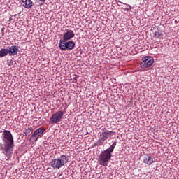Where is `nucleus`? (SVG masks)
<instances>
[{"label": "nucleus", "mask_w": 179, "mask_h": 179, "mask_svg": "<svg viewBox=\"0 0 179 179\" xmlns=\"http://www.w3.org/2000/svg\"><path fill=\"white\" fill-rule=\"evenodd\" d=\"M29 131H31V128H29Z\"/></svg>", "instance_id": "19"}, {"label": "nucleus", "mask_w": 179, "mask_h": 179, "mask_svg": "<svg viewBox=\"0 0 179 179\" xmlns=\"http://www.w3.org/2000/svg\"><path fill=\"white\" fill-rule=\"evenodd\" d=\"M142 62L140 64L141 68H143V69H145V68H149V66H152L154 62L153 57L145 56L142 58Z\"/></svg>", "instance_id": "9"}, {"label": "nucleus", "mask_w": 179, "mask_h": 179, "mask_svg": "<svg viewBox=\"0 0 179 179\" xmlns=\"http://www.w3.org/2000/svg\"><path fill=\"white\" fill-rule=\"evenodd\" d=\"M19 51V48L17 46L13 45L8 49L9 55H16Z\"/></svg>", "instance_id": "12"}, {"label": "nucleus", "mask_w": 179, "mask_h": 179, "mask_svg": "<svg viewBox=\"0 0 179 179\" xmlns=\"http://www.w3.org/2000/svg\"><path fill=\"white\" fill-rule=\"evenodd\" d=\"M113 136V131H110L108 130H106L103 131L100 136L99 139L97 142L94 143V146H101L104 143L105 141H107L108 138H111Z\"/></svg>", "instance_id": "4"}, {"label": "nucleus", "mask_w": 179, "mask_h": 179, "mask_svg": "<svg viewBox=\"0 0 179 179\" xmlns=\"http://www.w3.org/2000/svg\"><path fill=\"white\" fill-rule=\"evenodd\" d=\"M40 1V2H43V3H44V2H45L46 0H38Z\"/></svg>", "instance_id": "17"}, {"label": "nucleus", "mask_w": 179, "mask_h": 179, "mask_svg": "<svg viewBox=\"0 0 179 179\" xmlns=\"http://www.w3.org/2000/svg\"><path fill=\"white\" fill-rule=\"evenodd\" d=\"M9 53L8 49H1L0 50V58H3V57H6Z\"/></svg>", "instance_id": "14"}, {"label": "nucleus", "mask_w": 179, "mask_h": 179, "mask_svg": "<svg viewBox=\"0 0 179 179\" xmlns=\"http://www.w3.org/2000/svg\"><path fill=\"white\" fill-rule=\"evenodd\" d=\"M75 37V33L72 30H67L63 35V41L71 40Z\"/></svg>", "instance_id": "10"}, {"label": "nucleus", "mask_w": 179, "mask_h": 179, "mask_svg": "<svg viewBox=\"0 0 179 179\" xmlns=\"http://www.w3.org/2000/svg\"><path fill=\"white\" fill-rule=\"evenodd\" d=\"M2 150V153L5 155L6 156V160H9L10 157H12V155H13V148H8V144L4 143L2 144L0 143V151Z\"/></svg>", "instance_id": "7"}, {"label": "nucleus", "mask_w": 179, "mask_h": 179, "mask_svg": "<svg viewBox=\"0 0 179 179\" xmlns=\"http://www.w3.org/2000/svg\"><path fill=\"white\" fill-rule=\"evenodd\" d=\"M21 5L26 9H30L33 6V1L31 0H22Z\"/></svg>", "instance_id": "11"}, {"label": "nucleus", "mask_w": 179, "mask_h": 179, "mask_svg": "<svg viewBox=\"0 0 179 179\" xmlns=\"http://www.w3.org/2000/svg\"><path fill=\"white\" fill-rule=\"evenodd\" d=\"M69 162V158L66 157V155H62L59 158H56L50 162V166L54 169L55 170L58 169H61V167H63V166L65 165V164L68 163Z\"/></svg>", "instance_id": "2"}, {"label": "nucleus", "mask_w": 179, "mask_h": 179, "mask_svg": "<svg viewBox=\"0 0 179 179\" xmlns=\"http://www.w3.org/2000/svg\"><path fill=\"white\" fill-rule=\"evenodd\" d=\"M118 2H120V3H121V1H117V3H118Z\"/></svg>", "instance_id": "18"}, {"label": "nucleus", "mask_w": 179, "mask_h": 179, "mask_svg": "<svg viewBox=\"0 0 179 179\" xmlns=\"http://www.w3.org/2000/svg\"><path fill=\"white\" fill-rule=\"evenodd\" d=\"M44 132H45V129L44 127H41L35 130L31 136V141H32V142H37L38 138L44 135Z\"/></svg>", "instance_id": "8"}, {"label": "nucleus", "mask_w": 179, "mask_h": 179, "mask_svg": "<svg viewBox=\"0 0 179 179\" xmlns=\"http://www.w3.org/2000/svg\"><path fill=\"white\" fill-rule=\"evenodd\" d=\"M3 142L7 145L8 148L13 149V136L9 130H4L2 134Z\"/></svg>", "instance_id": "3"}, {"label": "nucleus", "mask_w": 179, "mask_h": 179, "mask_svg": "<svg viewBox=\"0 0 179 179\" xmlns=\"http://www.w3.org/2000/svg\"><path fill=\"white\" fill-rule=\"evenodd\" d=\"M160 36H162V34L159 33V31L155 32L154 37L155 38H160Z\"/></svg>", "instance_id": "15"}, {"label": "nucleus", "mask_w": 179, "mask_h": 179, "mask_svg": "<svg viewBox=\"0 0 179 179\" xmlns=\"http://www.w3.org/2000/svg\"><path fill=\"white\" fill-rule=\"evenodd\" d=\"M59 48L60 50H63L64 51L66 50H73L75 48V42L72 41L66 42V41L61 39L59 41Z\"/></svg>", "instance_id": "6"}, {"label": "nucleus", "mask_w": 179, "mask_h": 179, "mask_svg": "<svg viewBox=\"0 0 179 179\" xmlns=\"http://www.w3.org/2000/svg\"><path fill=\"white\" fill-rule=\"evenodd\" d=\"M2 31H3V28L2 29Z\"/></svg>", "instance_id": "20"}, {"label": "nucleus", "mask_w": 179, "mask_h": 179, "mask_svg": "<svg viewBox=\"0 0 179 179\" xmlns=\"http://www.w3.org/2000/svg\"><path fill=\"white\" fill-rule=\"evenodd\" d=\"M64 114L62 110L57 111L55 113L52 114L50 117V124H59V122L62 121Z\"/></svg>", "instance_id": "5"}, {"label": "nucleus", "mask_w": 179, "mask_h": 179, "mask_svg": "<svg viewBox=\"0 0 179 179\" xmlns=\"http://www.w3.org/2000/svg\"><path fill=\"white\" fill-rule=\"evenodd\" d=\"M154 162H155V160L153 157L150 156L148 157L143 160V163H145V164H148V166H150V164H152V163H154Z\"/></svg>", "instance_id": "13"}, {"label": "nucleus", "mask_w": 179, "mask_h": 179, "mask_svg": "<svg viewBox=\"0 0 179 179\" xmlns=\"http://www.w3.org/2000/svg\"><path fill=\"white\" fill-rule=\"evenodd\" d=\"M7 64H8V66H13V59L8 60Z\"/></svg>", "instance_id": "16"}, {"label": "nucleus", "mask_w": 179, "mask_h": 179, "mask_svg": "<svg viewBox=\"0 0 179 179\" xmlns=\"http://www.w3.org/2000/svg\"><path fill=\"white\" fill-rule=\"evenodd\" d=\"M117 146V142H114L110 148L106 149V150L101 152L99 157V164L100 166H108V163H110V160H111V156L113 152H114V149Z\"/></svg>", "instance_id": "1"}]
</instances>
